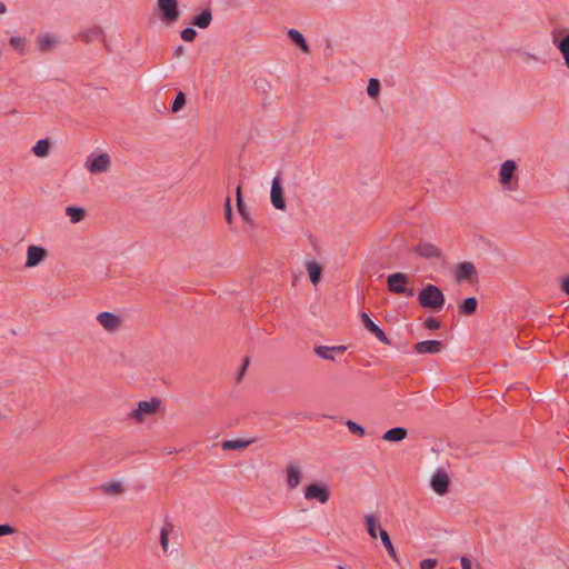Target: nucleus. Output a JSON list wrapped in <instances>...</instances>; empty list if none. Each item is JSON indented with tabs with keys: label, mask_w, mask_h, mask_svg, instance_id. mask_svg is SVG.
I'll return each mask as SVG.
<instances>
[{
	"label": "nucleus",
	"mask_w": 569,
	"mask_h": 569,
	"mask_svg": "<svg viewBox=\"0 0 569 569\" xmlns=\"http://www.w3.org/2000/svg\"><path fill=\"white\" fill-rule=\"evenodd\" d=\"M48 257V251L40 246L31 244L27 249L26 268H33L41 263Z\"/></svg>",
	"instance_id": "obj_10"
},
{
	"label": "nucleus",
	"mask_w": 569,
	"mask_h": 569,
	"mask_svg": "<svg viewBox=\"0 0 569 569\" xmlns=\"http://www.w3.org/2000/svg\"><path fill=\"white\" fill-rule=\"evenodd\" d=\"M174 57H180L182 54H184V47L183 46H178L173 52Z\"/></svg>",
	"instance_id": "obj_48"
},
{
	"label": "nucleus",
	"mask_w": 569,
	"mask_h": 569,
	"mask_svg": "<svg viewBox=\"0 0 569 569\" xmlns=\"http://www.w3.org/2000/svg\"><path fill=\"white\" fill-rule=\"evenodd\" d=\"M66 214L70 218L72 223H78L84 218L86 211L79 207H68Z\"/></svg>",
	"instance_id": "obj_29"
},
{
	"label": "nucleus",
	"mask_w": 569,
	"mask_h": 569,
	"mask_svg": "<svg viewBox=\"0 0 569 569\" xmlns=\"http://www.w3.org/2000/svg\"><path fill=\"white\" fill-rule=\"evenodd\" d=\"M180 37L183 41L192 42L197 37V31L193 28L188 27L181 30Z\"/></svg>",
	"instance_id": "obj_36"
},
{
	"label": "nucleus",
	"mask_w": 569,
	"mask_h": 569,
	"mask_svg": "<svg viewBox=\"0 0 569 569\" xmlns=\"http://www.w3.org/2000/svg\"><path fill=\"white\" fill-rule=\"evenodd\" d=\"M423 327L428 330H438L441 327L440 321L435 317H429L425 320Z\"/></svg>",
	"instance_id": "obj_38"
},
{
	"label": "nucleus",
	"mask_w": 569,
	"mask_h": 569,
	"mask_svg": "<svg viewBox=\"0 0 569 569\" xmlns=\"http://www.w3.org/2000/svg\"><path fill=\"white\" fill-rule=\"evenodd\" d=\"M270 198H271V203L276 209H278V210L286 209L287 204H286V199L283 197L282 182H281V179L279 176H276L272 179Z\"/></svg>",
	"instance_id": "obj_7"
},
{
	"label": "nucleus",
	"mask_w": 569,
	"mask_h": 569,
	"mask_svg": "<svg viewBox=\"0 0 569 569\" xmlns=\"http://www.w3.org/2000/svg\"><path fill=\"white\" fill-rule=\"evenodd\" d=\"M410 279L403 272H395L387 277L388 290L395 295H406L412 297L415 295L413 288H408Z\"/></svg>",
	"instance_id": "obj_3"
},
{
	"label": "nucleus",
	"mask_w": 569,
	"mask_h": 569,
	"mask_svg": "<svg viewBox=\"0 0 569 569\" xmlns=\"http://www.w3.org/2000/svg\"><path fill=\"white\" fill-rule=\"evenodd\" d=\"M186 104V94L182 91H179L171 104V111L178 112L180 111Z\"/></svg>",
	"instance_id": "obj_33"
},
{
	"label": "nucleus",
	"mask_w": 569,
	"mask_h": 569,
	"mask_svg": "<svg viewBox=\"0 0 569 569\" xmlns=\"http://www.w3.org/2000/svg\"><path fill=\"white\" fill-rule=\"evenodd\" d=\"M365 521H366V529H367L368 535L373 539L377 538V531L378 530L380 531V529H382L380 527V522H379L378 518L372 515H366Z\"/></svg>",
	"instance_id": "obj_23"
},
{
	"label": "nucleus",
	"mask_w": 569,
	"mask_h": 569,
	"mask_svg": "<svg viewBox=\"0 0 569 569\" xmlns=\"http://www.w3.org/2000/svg\"><path fill=\"white\" fill-rule=\"evenodd\" d=\"M301 481V470L296 463H290L287 467V486L292 490L299 486Z\"/></svg>",
	"instance_id": "obj_18"
},
{
	"label": "nucleus",
	"mask_w": 569,
	"mask_h": 569,
	"mask_svg": "<svg viewBox=\"0 0 569 569\" xmlns=\"http://www.w3.org/2000/svg\"><path fill=\"white\" fill-rule=\"evenodd\" d=\"M523 59H525L526 61H529V60H538V58H537L535 54H531V53H529V52H525V53H523Z\"/></svg>",
	"instance_id": "obj_49"
},
{
	"label": "nucleus",
	"mask_w": 569,
	"mask_h": 569,
	"mask_svg": "<svg viewBox=\"0 0 569 569\" xmlns=\"http://www.w3.org/2000/svg\"><path fill=\"white\" fill-rule=\"evenodd\" d=\"M257 83V87L262 90V91H268L270 88H271V84L269 81H267L266 79H258L256 81Z\"/></svg>",
	"instance_id": "obj_43"
},
{
	"label": "nucleus",
	"mask_w": 569,
	"mask_h": 569,
	"mask_svg": "<svg viewBox=\"0 0 569 569\" xmlns=\"http://www.w3.org/2000/svg\"><path fill=\"white\" fill-rule=\"evenodd\" d=\"M565 59V66L569 68V54H562Z\"/></svg>",
	"instance_id": "obj_51"
},
{
	"label": "nucleus",
	"mask_w": 569,
	"mask_h": 569,
	"mask_svg": "<svg viewBox=\"0 0 569 569\" xmlns=\"http://www.w3.org/2000/svg\"><path fill=\"white\" fill-rule=\"evenodd\" d=\"M288 37L291 39V41L296 46H298L302 50V52H305V53L310 52L309 44L307 43L303 34L300 31H298L296 29H289Z\"/></svg>",
	"instance_id": "obj_22"
},
{
	"label": "nucleus",
	"mask_w": 569,
	"mask_h": 569,
	"mask_svg": "<svg viewBox=\"0 0 569 569\" xmlns=\"http://www.w3.org/2000/svg\"><path fill=\"white\" fill-rule=\"evenodd\" d=\"M561 290L569 296V277H566L561 280Z\"/></svg>",
	"instance_id": "obj_46"
},
{
	"label": "nucleus",
	"mask_w": 569,
	"mask_h": 569,
	"mask_svg": "<svg viewBox=\"0 0 569 569\" xmlns=\"http://www.w3.org/2000/svg\"><path fill=\"white\" fill-rule=\"evenodd\" d=\"M251 443H252V440H242V439L226 440L222 442V449L223 450H239V449L247 448Z\"/></svg>",
	"instance_id": "obj_26"
},
{
	"label": "nucleus",
	"mask_w": 569,
	"mask_h": 569,
	"mask_svg": "<svg viewBox=\"0 0 569 569\" xmlns=\"http://www.w3.org/2000/svg\"><path fill=\"white\" fill-rule=\"evenodd\" d=\"M430 485L437 495L445 496L449 491L450 478L446 471L439 469L432 476Z\"/></svg>",
	"instance_id": "obj_8"
},
{
	"label": "nucleus",
	"mask_w": 569,
	"mask_h": 569,
	"mask_svg": "<svg viewBox=\"0 0 569 569\" xmlns=\"http://www.w3.org/2000/svg\"><path fill=\"white\" fill-rule=\"evenodd\" d=\"M111 160L108 153H100L93 159H88L86 162V168L92 174H99L107 172L110 169Z\"/></svg>",
	"instance_id": "obj_6"
},
{
	"label": "nucleus",
	"mask_w": 569,
	"mask_h": 569,
	"mask_svg": "<svg viewBox=\"0 0 569 569\" xmlns=\"http://www.w3.org/2000/svg\"><path fill=\"white\" fill-rule=\"evenodd\" d=\"M460 562H461L462 569H472L471 560L468 557H466V556L461 557Z\"/></svg>",
	"instance_id": "obj_45"
},
{
	"label": "nucleus",
	"mask_w": 569,
	"mask_h": 569,
	"mask_svg": "<svg viewBox=\"0 0 569 569\" xmlns=\"http://www.w3.org/2000/svg\"><path fill=\"white\" fill-rule=\"evenodd\" d=\"M37 43L41 52H48L56 46V40L48 33H40Z\"/></svg>",
	"instance_id": "obj_24"
},
{
	"label": "nucleus",
	"mask_w": 569,
	"mask_h": 569,
	"mask_svg": "<svg viewBox=\"0 0 569 569\" xmlns=\"http://www.w3.org/2000/svg\"><path fill=\"white\" fill-rule=\"evenodd\" d=\"M103 491L108 495H118L123 491L120 482H111L107 487L103 488Z\"/></svg>",
	"instance_id": "obj_37"
},
{
	"label": "nucleus",
	"mask_w": 569,
	"mask_h": 569,
	"mask_svg": "<svg viewBox=\"0 0 569 569\" xmlns=\"http://www.w3.org/2000/svg\"><path fill=\"white\" fill-rule=\"evenodd\" d=\"M415 351L419 355L438 353L443 349V343L440 340H425L415 345Z\"/></svg>",
	"instance_id": "obj_14"
},
{
	"label": "nucleus",
	"mask_w": 569,
	"mask_h": 569,
	"mask_svg": "<svg viewBox=\"0 0 569 569\" xmlns=\"http://www.w3.org/2000/svg\"><path fill=\"white\" fill-rule=\"evenodd\" d=\"M232 217L231 199L228 197L224 201V218L228 224L232 223Z\"/></svg>",
	"instance_id": "obj_40"
},
{
	"label": "nucleus",
	"mask_w": 569,
	"mask_h": 569,
	"mask_svg": "<svg viewBox=\"0 0 569 569\" xmlns=\"http://www.w3.org/2000/svg\"><path fill=\"white\" fill-rule=\"evenodd\" d=\"M413 251L426 259L441 258V251L432 243L420 241Z\"/></svg>",
	"instance_id": "obj_16"
},
{
	"label": "nucleus",
	"mask_w": 569,
	"mask_h": 569,
	"mask_svg": "<svg viewBox=\"0 0 569 569\" xmlns=\"http://www.w3.org/2000/svg\"><path fill=\"white\" fill-rule=\"evenodd\" d=\"M11 113H12V114H16V113H18V111H17L16 109H13V110L11 111Z\"/></svg>",
	"instance_id": "obj_52"
},
{
	"label": "nucleus",
	"mask_w": 569,
	"mask_h": 569,
	"mask_svg": "<svg viewBox=\"0 0 569 569\" xmlns=\"http://www.w3.org/2000/svg\"><path fill=\"white\" fill-rule=\"evenodd\" d=\"M78 38L82 42H86V43H90L94 40H101L103 43H106L103 30L98 26L91 27V28L80 32L78 34ZM104 46L107 47V44H104Z\"/></svg>",
	"instance_id": "obj_17"
},
{
	"label": "nucleus",
	"mask_w": 569,
	"mask_h": 569,
	"mask_svg": "<svg viewBox=\"0 0 569 569\" xmlns=\"http://www.w3.org/2000/svg\"><path fill=\"white\" fill-rule=\"evenodd\" d=\"M98 322L108 331H116L121 325V318L112 312H101L97 316Z\"/></svg>",
	"instance_id": "obj_13"
},
{
	"label": "nucleus",
	"mask_w": 569,
	"mask_h": 569,
	"mask_svg": "<svg viewBox=\"0 0 569 569\" xmlns=\"http://www.w3.org/2000/svg\"><path fill=\"white\" fill-rule=\"evenodd\" d=\"M248 366H249V359H248V358H246V359H244V361H243V365H242V367L240 368V371H239V373H238V376H237V379H236V380H237V382H240V381H241V379H242V377H243V375H244V372H246V370H247Z\"/></svg>",
	"instance_id": "obj_44"
},
{
	"label": "nucleus",
	"mask_w": 569,
	"mask_h": 569,
	"mask_svg": "<svg viewBox=\"0 0 569 569\" xmlns=\"http://www.w3.org/2000/svg\"><path fill=\"white\" fill-rule=\"evenodd\" d=\"M50 141L48 139H40L37 141V143L32 147V152L39 157L43 158L47 157L50 150Z\"/></svg>",
	"instance_id": "obj_27"
},
{
	"label": "nucleus",
	"mask_w": 569,
	"mask_h": 569,
	"mask_svg": "<svg viewBox=\"0 0 569 569\" xmlns=\"http://www.w3.org/2000/svg\"><path fill=\"white\" fill-rule=\"evenodd\" d=\"M417 300L420 307L433 312H439L445 306L446 297L439 287L432 283H427L418 292Z\"/></svg>",
	"instance_id": "obj_1"
},
{
	"label": "nucleus",
	"mask_w": 569,
	"mask_h": 569,
	"mask_svg": "<svg viewBox=\"0 0 569 569\" xmlns=\"http://www.w3.org/2000/svg\"><path fill=\"white\" fill-rule=\"evenodd\" d=\"M16 532V529L8 525V523H2L0 525V537L2 536H6V535H12Z\"/></svg>",
	"instance_id": "obj_42"
},
{
	"label": "nucleus",
	"mask_w": 569,
	"mask_h": 569,
	"mask_svg": "<svg viewBox=\"0 0 569 569\" xmlns=\"http://www.w3.org/2000/svg\"><path fill=\"white\" fill-rule=\"evenodd\" d=\"M380 539L388 552V555L395 560V561H398V557H397V553H396V550H395V547L391 542V539L388 535V532L385 530V529H380Z\"/></svg>",
	"instance_id": "obj_28"
},
{
	"label": "nucleus",
	"mask_w": 569,
	"mask_h": 569,
	"mask_svg": "<svg viewBox=\"0 0 569 569\" xmlns=\"http://www.w3.org/2000/svg\"><path fill=\"white\" fill-rule=\"evenodd\" d=\"M307 270L309 273L310 281L313 284H318L320 281V278H321V271H322L321 266L315 261H309L307 263Z\"/></svg>",
	"instance_id": "obj_25"
},
{
	"label": "nucleus",
	"mask_w": 569,
	"mask_h": 569,
	"mask_svg": "<svg viewBox=\"0 0 569 569\" xmlns=\"http://www.w3.org/2000/svg\"><path fill=\"white\" fill-rule=\"evenodd\" d=\"M160 405L161 400L156 397L151 398L150 401H139L137 408L129 415V417L138 422H142L144 420V416L156 413Z\"/></svg>",
	"instance_id": "obj_4"
},
{
	"label": "nucleus",
	"mask_w": 569,
	"mask_h": 569,
	"mask_svg": "<svg viewBox=\"0 0 569 569\" xmlns=\"http://www.w3.org/2000/svg\"><path fill=\"white\" fill-rule=\"evenodd\" d=\"M360 318H361V321H362L365 328L371 335H373L381 343L388 345V346L391 345V341L387 337L386 332L371 320V318L369 317V315L367 312H361Z\"/></svg>",
	"instance_id": "obj_9"
},
{
	"label": "nucleus",
	"mask_w": 569,
	"mask_h": 569,
	"mask_svg": "<svg viewBox=\"0 0 569 569\" xmlns=\"http://www.w3.org/2000/svg\"><path fill=\"white\" fill-rule=\"evenodd\" d=\"M330 349H332V352H338V353H343L346 350H347V347L346 346H335V347H329Z\"/></svg>",
	"instance_id": "obj_47"
},
{
	"label": "nucleus",
	"mask_w": 569,
	"mask_h": 569,
	"mask_svg": "<svg viewBox=\"0 0 569 569\" xmlns=\"http://www.w3.org/2000/svg\"><path fill=\"white\" fill-rule=\"evenodd\" d=\"M10 46L19 53L24 54L26 53V47H27V40L24 37H11L10 38Z\"/></svg>",
	"instance_id": "obj_30"
},
{
	"label": "nucleus",
	"mask_w": 569,
	"mask_h": 569,
	"mask_svg": "<svg viewBox=\"0 0 569 569\" xmlns=\"http://www.w3.org/2000/svg\"><path fill=\"white\" fill-rule=\"evenodd\" d=\"M338 569H346L343 566L339 565Z\"/></svg>",
	"instance_id": "obj_53"
},
{
	"label": "nucleus",
	"mask_w": 569,
	"mask_h": 569,
	"mask_svg": "<svg viewBox=\"0 0 569 569\" xmlns=\"http://www.w3.org/2000/svg\"><path fill=\"white\" fill-rule=\"evenodd\" d=\"M557 48L562 54H569V33L557 43Z\"/></svg>",
	"instance_id": "obj_39"
},
{
	"label": "nucleus",
	"mask_w": 569,
	"mask_h": 569,
	"mask_svg": "<svg viewBox=\"0 0 569 569\" xmlns=\"http://www.w3.org/2000/svg\"><path fill=\"white\" fill-rule=\"evenodd\" d=\"M367 92L371 98H376L380 92V82L378 79L371 78L368 82Z\"/></svg>",
	"instance_id": "obj_35"
},
{
	"label": "nucleus",
	"mask_w": 569,
	"mask_h": 569,
	"mask_svg": "<svg viewBox=\"0 0 569 569\" xmlns=\"http://www.w3.org/2000/svg\"><path fill=\"white\" fill-rule=\"evenodd\" d=\"M478 308V299L476 297L466 298L459 306V312L463 316H472Z\"/></svg>",
	"instance_id": "obj_21"
},
{
	"label": "nucleus",
	"mask_w": 569,
	"mask_h": 569,
	"mask_svg": "<svg viewBox=\"0 0 569 569\" xmlns=\"http://www.w3.org/2000/svg\"><path fill=\"white\" fill-rule=\"evenodd\" d=\"M407 436H408V431L406 428L395 427V428L387 430L382 435V439L385 441H389V442H399V441H402L403 439H406Z\"/></svg>",
	"instance_id": "obj_20"
},
{
	"label": "nucleus",
	"mask_w": 569,
	"mask_h": 569,
	"mask_svg": "<svg viewBox=\"0 0 569 569\" xmlns=\"http://www.w3.org/2000/svg\"><path fill=\"white\" fill-rule=\"evenodd\" d=\"M517 163L513 160H506L499 171V182L502 186H509L512 181V178L515 177V173L517 171Z\"/></svg>",
	"instance_id": "obj_12"
},
{
	"label": "nucleus",
	"mask_w": 569,
	"mask_h": 569,
	"mask_svg": "<svg viewBox=\"0 0 569 569\" xmlns=\"http://www.w3.org/2000/svg\"><path fill=\"white\" fill-rule=\"evenodd\" d=\"M156 10L160 21L166 26L174 24L181 16L178 0H157Z\"/></svg>",
	"instance_id": "obj_2"
},
{
	"label": "nucleus",
	"mask_w": 569,
	"mask_h": 569,
	"mask_svg": "<svg viewBox=\"0 0 569 569\" xmlns=\"http://www.w3.org/2000/svg\"><path fill=\"white\" fill-rule=\"evenodd\" d=\"M346 426L352 435L358 437H363L366 435V429L352 420H347Z\"/></svg>",
	"instance_id": "obj_34"
},
{
	"label": "nucleus",
	"mask_w": 569,
	"mask_h": 569,
	"mask_svg": "<svg viewBox=\"0 0 569 569\" xmlns=\"http://www.w3.org/2000/svg\"><path fill=\"white\" fill-rule=\"evenodd\" d=\"M212 22V12L210 8L203 9L199 14L193 16L191 24L200 29H207Z\"/></svg>",
	"instance_id": "obj_19"
},
{
	"label": "nucleus",
	"mask_w": 569,
	"mask_h": 569,
	"mask_svg": "<svg viewBox=\"0 0 569 569\" xmlns=\"http://www.w3.org/2000/svg\"><path fill=\"white\" fill-rule=\"evenodd\" d=\"M457 281H473L477 280V270L472 262L463 261L458 264L456 271Z\"/></svg>",
	"instance_id": "obj_11"
},
{
	"label": "nucleus",
	"mask_w": 569,
	"mask_h": 569,
	"mask_svg": "<svg viewBox=\"0 0 569 569\" xmlns=\"http://www.w3.org/2000/svg\"><path fill=\"white\" fill-rule=\"evenodd\" d=\"M172 528H173L172 523L169 521H166V525L161 529V532H160V545L164 552L168 551V542H169L168 537H169V532H170V530H172Z\"/></svg>",
	"instance_id": "obj_31"
},
{
	"label": "nucleus",
	"mask_w": 569,
	"mask_h": 569,
	"mask_svg": "<svg viewBox=\"0 0 569 569\" xmlns=\"http://www.w3.org/2000/svg\"><path fill=\"white\" fill-rule=\"evenodd\" d=\"M7 11V7L3 2H0V14L4 13Z\"/></svg>",
	"instance_id": "obj_50"
},
{
	"label": "nucleus",
	"mask_w": 569,
	"mask_h": 569,
	"mask_svg": "<svg viewBox=\"0 0 569 569\" xmlns=\"http://www.w3.org/2000/svg\"><path fill=\"white\" fill-rule=\"evenodd\" d=\"M236 204H237L238 212L241 216L242 220L246 223L250 224L252 228H256L257 227L256 222L251 218V216L248 211V208L242 199V189H241L240 184L237 187V190H236Z\"/></svg>",
	"instance_id": "obj_15"
},
{
	"label": "nucleus",
	"mask_w": 569,
	"mask_h": 569,
	"mask_svg": "<svg viewBox=\"0 0 569 569\" xmlns=\"http://www.w3.org/2000/svg\"><path fill=\"white\" fill-rule=\"evenodd\" d=\"M315 353L322 358V359H326V360H332L335 361L336 358H335V352H332V349H330L329 347L327 346H318L315 348Z\"/></svg>",
	"instance_id": "obj_32"
},
{
	"label": "nucleus",
	"mask_w": 569,
	"mask_h": 569,
	"mask_svg": "<svg viewBox=\"0 0 569 569\" xmlns=\"http://www.w3.org/2000/svg\"><path fill=\"white\" fill-rule=\"evenodd\" d=\"M305 498L307 500H318L320 503H326L330 498V490L323 483L313 482L306 488Z\"/></svg>",
	"instance_id": "obj_5"
},
{
	"label": "nucleus",
	"mask_w": 569,
	"mask_h": 569,
	"mask_svg": "<svg viewBox=\"0 0 569 569\" xmlns=\"http://www.w3.org/2000/svg\"><path fill=\"white\" fill-rule=\"evenodd\" d=\"M437 566V559L427 558L420 561V569H435Z\"/></svg>",
	"instance_id": "obj_41"
}]
</instances>
